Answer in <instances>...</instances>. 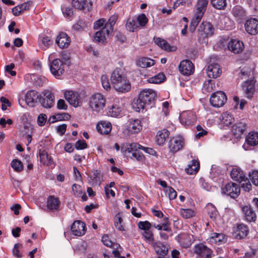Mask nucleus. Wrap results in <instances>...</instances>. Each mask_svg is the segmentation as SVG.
Instances as JSON below:
<instances>
[{
    "mask_svg": "<svg viewBox=\"0 0 258 258\" xmlns=\"http://www.w3.org/2000/svg\"><path fill=\"white\" fill-rule=\"evenodd\" d=\"M143 235L145 240L149 243H152L154 241L153 234L150 230H146L144 231Z\"/></svg>",
    "mask_w": 258,
    "mask_h": 258,
    "instance_id": "obj_58",
    "label": "nucleus"
},
{
    "mask_svg": "<svg viewBox=\"0 0 258 258\" xmlns=\"http://www.w3.org/2000/svg\"><path fill=\"white\" fill-rule=\"evenodd\" d=\"M43 97L40 96L39 101L42 106L45 108L52 107L54 103V96L53 94L49 90L43 92Z\"/></svg>",
    "mask_w": 258,
    "mask_h": 258,
    "instance_id": "obj_7",
    "label": "nucleus"
},
{
    "mask_svg": "<svg viewBox=\"0 0 258 258\" xmlns=\"http://www.w3.org/2000/svg\"><path fill=\"white\" fill-rule=\"evenodd\" d=\"M11 164L12 167L17 172H21L23 169L22 163L18 159H14Z\"/></svg>",
    "mask_w": 258,
    "mask_h": 258,
    "instance_id": "obj_47",
    "label": "nucleus"
},
{
    "mask_svg": "<svg viewBox=\"0 0 258 258\" xmlns=\"http://www.w3.org/2000/svg\"><path fill=\"white\" fill-rule=\"evenodd\" d=\"M142 126L141 121L139 119H130L127 130L130 134L138 133L142 130Z\"/></svg>",
    "mask_w": 258,
    "mask_h": 258,
    "instance_id": "obj_20",
    "label": "nucleus"
},
{
    "mask_svg": "<svg viewBox=\"0 0 258 258\" xmlns=\"http://www.w3.org/2000/svg\"><path fill=\"white\" fill-rule=\"evenodd\" d=\"M210 101L211 104L215 107L222 106L227 101L225 94L222 91H217L211 96Z\"/></svg>",
    "mask_w": 258,
    "mask_h": 258,
    "instance_id": "obj_6",
    "label": "nucleus"
},
{
    "mask_svg": "<svg viewBox=\"0 0 258 258\" xmlns=\"http://www.w3.org/2000/svg\"><path fill=\"white\" fill-rule=\"evenodd\" d=\"M128 30L131 32L136 31L138 28V25L135 20L128 19L126 24Z\"/></svg>",
    "mask_w": 258,
    "mask_h": 258,
    "instance_id": "obj_48",
    "label": "nucleus"
},
{
    "mask_svg": "<svg viewBox=\"0 0 258 258\" xmlns=\"http://www.w3.org/2000/svg\"><path fill=\"white\" fill-rule=\"evenodd\" d=\"M71 230L75 236H82L86 232L85 224L80 221H76L72 226Z\"/></svg>",
    "mask_w": 258,
    "mask_h": 258,
    "instance_id": "obj_17",
    "label": "nucleus"
},
{
    "mask_svg": "<svg viewBox=\"0 0 258 258\" xmlns=\"http://www.w3.org/2000/svg\"><path fill=\"white\" fill-rule=\"evenodd\" d=\"M156 252L159 255L165 256L168 253L166 246L160 242H156L153 245Z\"/></svg>",
    "mask_w": 258,
    "mask_h": 258,
    "instance_id": "obj_35",
    "label": "nucleus"
},
{
    "mask_svg": "<svg viewBox=\"0 0 258 258\" xmlns=\"http://www.w3.org/2000/svg\"><path fill=\"white\" fill-rule=\"evenodd\" d=\"M242 212L245 218L248 222L254 221L256 219V215L251 207L245 206L242 208Z\"/></svg>",
    "mask_w": 258,
    "mask_h": 258,
    "instance_id": "obj_25",
    "label": "nucleus"
},
{
    "mask_svg": "<svg viewBox=\"0 0 258 258\" xmlns=\"http://www.w3.org/2000/svg\"><path fill=\"white\" fill-rule=\"evenodd\" d=\"M50 69L54 76H59L64 72V64L59 59L56 58L51 62Z\"/></svg>",
    "mask_w": 258,
    "mask_h": 258,
    "instance_id": "obj_11",
    "label": "nucleus"
},
{
    "mask_svg": "<svg viewBox=\"0 0 258 258\" xmlns=\"http://www.w3.org/2000/svg\"><path fill=\"white\" fill-rule=\"evenodd\" d=\"M214 28L209 22H204L201 24L198 30V41L200 43H205L209 36L213 34Z\"/></svg>",
    "mask_w": 258,
    "mask_h": 258,
    "instance_id": "obj_3",
    "label": "nucleus"
},
{
    "mask_svg": "<svg viewBox=\"0 0 258 258\" xmlns=\"http://www.w3.org/2000/svg\"><path fill=\"white\" fill-rule=\"evenodd\" d=\"M142 146L136 143H124L121 145V151L123 154H126L127 153H131L132 152L137 151V150L140 149Z\"/></svg>",
    "mask_w": 258,
    "mask_h": 258,
    "instance_id": "obj_21",
    "label": "nucleus"
},
{
    "mask_svg": "<svg viewBox=\"0 0 258 258\" xmlns=\"http://www.w3.org/2000/svg\"><path fill=\"white\" fill-rule=\"evenodd\" d=\"M181 215L185 219L190 218L194 215V212L189 209H181L180 210Z\"/></svg>",
    "mask_w": 258,
    "mask_h": 258,
    "instance_id": "obj_51",
    "label": "nucleus"
},
{
    "mask_svg": "<svg viewBox=\"0 0 258 258\" xmlns=\"http://www.w3.org/2000/svg\"><path fill=\"white\" fill-rule=\"evenodd\" d=\"M47 120V116L45 114H40L37 117L38 124L40 126H43Z\"/></svg>",
    "mask_w": 258,
    "mask_h": 258,
    "instance_id": "obj_62",
    "label": "nucleus"
},
{
    "mask_svg": "<svg viewBox=\"0 0 258 258\" xmlns=\"http://www.w3.org/2000/svg\"><path fill=\"white\" fill-rule=\"evenodd\" d=\"M245 31L251 35H255L258 33V19L251 18L244 23Z\"/></svg>",
    "mask_w": 258,
    "mask_h": 258,
    "instance_id": "obj_9",
    "label": "nucleus"
},
{
    "mask_svg": "<svg viewBox=\"0 0 258 258\" xmlns=\"http://www.w3.org/2000/svg\"><path fill=\"white\" fill-rule=\"evenodd\" d=\"M193 240H194V236L189 234H182L179 237V242L183 247H189Z\"/></svg>",
    "mask_w": 258,
    "mask_h": 258,
    "instance_id": "obj_26",
    "label": "nucleus"
},
{
    "mask_svg": "<svg viewBox=\"0 0 258 258\" xmlns=\"http://www.w3.org/2000/svg\"><path fill=\"white\" fill-rule=\"evenodd\" d=\"M22 248V244L21 243H16L14 248L12 250V252L13 255L17 257V258H21L22 257V254L20 252L19 249Z\"/></svg>",
    "mask_w": 258,
    "mask_h": 258,
    "instance_id": "obj_53",
    "label": "nucleus"
},
{
    "mask_svg": "<svg viewBox=\"0 0 258 258\" xmlns=\"http://www.w3.org/2000/svg\"><path fill=\"white\" fill-rule=\"evenodd\" d=\"M213 7L218 10H223L226 6V0H211Z\"/></svg>",
    "mask_w": 258,
    "mask_h": 258,
    "instance_id": "obj_45",
    "label": "nucleus"
},
{
    "mask_svg": "<svg viewBox=\"0 0 258 258\" xmlns=\"http://www.w3.org/2000/svg\"><path fill=\"white\" fill-rule=\"evenodd\" d=\"M39 157L40 162L44 164L50 165L53 162L51 157L48 154L45 150H39Z\"/></svg>",
    "mask_w": 258,
    "mask_h": 258,
    "instance_id": "obj_37",
    "label": "nucleus"
},
{
    "mask_svg": "<svg viewBox=\"0 0 258 258\" xmlns=\"http://www.w3.org/2000/svg\"><path fill=\"white\" fill-rule=\"evenodd\" d=\"M146 104L140 97L132 103L133 108L137 112L143 110Z\"/></svg>",
    "mask_w": 258,
    "mask_h": 258,
    "instance_id": "obj_41",
    "label": "nucleus"
},
{
    "mask_svg": "<svg viewBox=\"0 0 258 258\" xmlns=\"http://www.w3.org/2000/svg\"><path fill=\"white\" fill-rule=\"evenodd\" d=\"M117 19V18L116 16H111L107 22L105 24L104 27L112 32L113 30V26L116 23Z\"/></svg>",
    "mask_w": 258,
    "mask_h": 258,
    "instance_id": "obj_46",
    "label": "nucleus"
},
{
    "mask_svg": "<svg viewBox=\"0 0 258 258\" xmlns=\"http://www.w3.org/2000/svg\"><path fill=\"white\" fill-rule=\"evenodd\" d=\"M72 6L76 9L79 10H89L91 6L90 2L86 0H72Z\"/></svg>",
    "mask_w": 258,
    "mask_h": 258,
    "instance_id": "obj_28",
    "label": "nucleus"
},
{
    "mask_svg": "<svg viewBox=\"0 0 258 258\" xmlns=\"http://www.w3.org/2000/svg\"><path fill=\"white\" fill-rule=\"evenodd\" d=\"M207 208L208 209V214L210 217L214 220L217 216V211L216 208L211 204L208 205Z\"/></svg>",
    "mask_w": 258,
    "mask_h": 258,
    "instance_id": "obj_50",
    "label": "nucleus"
},
{
    "mask_svg": "<svg viewBox=\"0 0 258 258\" xmlns=\"http://www.w3.org/2000/svg\"><path fill=\"white\" fill-rule=\"evenodd\" d=\"M96 128L98 132L100 134L107 135L111 130V124L108 121H101L97 124Z\"/></svg>",
    "mask_w": 258,
    "mask_h": 258,
    "instance_id": "obj_24",
    "label": "nucleus"
},
{
    "mask_svg": "<svg viewBox=\"0 0 258 258\" xmlns=\"http://www.w3.org/2000/svg\"><path fill=\"white\" fill-rule=\"evenodd\" d=\"M70 42V37L64 32L60 33L56 39V43L61 48L68 47Z\"/></svg>",
    "mask_w": 258,
    "mask_h": 258,
    "instance_id": "obj_19",
    "label": "nucleus"
},
{
    "mask_svg": "<svg viewBox=\"0 0 258 258\" xmlns=\"http://www.w3.org/2000/svg\"><path fill=\"white\" fill-rule=\"evenodd\" d=\"M249 179L255 186H258V171H253L249 174Z\"/></svg>",
    "mask_w": 258,
    "mask_h": 258,
    "instance_id": "obj_55",
    "label": "nucleus"
},
{
    "mask_svg": "<svg viewBox=\"0 0 258 258\" xmlns=\"http://www.w3.org/2000/svg\"><path fill=\"white\" fill-rule=\"evenodd\" d=\"M122 108L120 104L114 103L108 108V114L112 117H117L121 114Z\"/></svg>",
    "mask_w": 258,
    "mask_h": 258,
    "instance_id": "obj_38",
    "label": "nucleus"
},
{
    "mask_svg": "<svg viewBox=\"0 0 258 258\" xmlns=\"http://www.w3.org/2000/svg\"><path fill=\"white\" fill-rule=\"evenodd\" d=\"M101 81L102 85L104 89L107 91L110 89L111 86L109 82L108 78L106 75H103L101 76Z\"/></svg>",
    "mask_w": 258,
    "mask_h": 258,
    "instance_id": "obj_54",
    "label": "nucleus"
},
{
    "mask_svg": "<svg viewBox=\"0 0 258 258\" xmlns=\"http://www.w3.org/2000/svg\"><path fill=\"white\" fill-rule=\"evenodd\" d=\"M156 96V94L154 90L150 89H145L140 92L139 97L146 104H149L154 101Z\"/></svg>",
    "mask_w": 258,
    "mask_h": 258,
    "instance_id": "obj_12",
    "label": "nucleus"
},
{
    "mask_svg": "<svg viewBox=\"0 0 258 258\" xmlns=\"http://www.w3.org/2000/svg\"><path fill=\"white\" fill-rule=\"evenodd\" d=\"M110 80L114 88L118 92L124 93L128 91L131 89L130 83L120 68H116L113 71Z\"/></svg>",
    "mask_w": 258,
    "mask_h": 258,
    "instance_id": "obj_1",
    "label": "nucleus"
},
{
    "mask_svg": "<svg viewBox=\"0 0 258 258\" xmlns=\"http://www.w3.org/2000/svg\"><path fill=\"white\" fill-rule=\"evenodd\" d=\"M165 78V76L163 73H160L157 75L150 78L148 82L150 83L158 84L162 82Z\"/></svg>",
    "mask_w": 258,
    "mask_h": 258,
    "instance_id": "obj_44",
    "label": "nucleus"
},
{
    "mask_svg": "<svg viewBox=\"0 0 258 258\" xmlns=\"http://www.w3.org/2000/svg\"><path fill=\"white\" fill-rule=\"evenodd\" d=\"M102 241L105 245L108 247H111L112 246L113 243L110 240L109 236L107 235H104L102 237Z\"/></svg>",
    "mask_w": 258,
    "mask_h": 258,
    "instance_id": "obj_64",
    "label": "nucleus"
},
{
    "mask_svg": "<svg viewBox=\"0 0 258 258\" xmlns=\"http://www.w3.org/2000/svg\"><path fill=\"white\" fill-rule=\"evenodd\" d=\"M184 145L183 138L179 136H175L170 139L168 148L170 151L175 153L182 149Z\"/></svg>",
    "mask_w": 258,
    "mask_h": 258,
    "instance_id": "obj_8",
    "label": "nucleus"
},
{
    "mask_svg": "<svg viewBox=\"0 0 258 258\" xmlns=\"http://www.w3.org/2000/svg\"><path fill=\"white\" fill-rule=\"evenodd\" d=\"M155 42L162 49L166 51H171L175 50L174 47H171L166 41L160 38H156Z\"/></svg>",
    "mask_w": 258,
    "mask_h": 258,
    "instance_id": "obj_39",
    "label": "nucleus"
},
{
    "mask_svg": "<svg viewBox=\"0 0 258 258\" xmlns=\"http://www.w3.org/2000/svg\"><path fill=\"white\" fill-rule=\"evenodd\" d=\"M138 225L140 229L144 230V231L146 230H149L151 227V223L147 221L144 222L140 221L138 223Z\"/></svg>",
    "mask_w": 258,
    "mask_h": 258,
    "instance_id": "obj_60",
    "label": "nucleus"
},
{
    "mask_svg": "<svg viewBox=\"0 0 258 258\" xmlns=\"http://www.w3.org/2000/svg\"><path fill=\"white\" fill-rule=\"evenodd\" d=\"M232 13L237 20H242L246 16L245 11L240 6H235L232 9Z\"/></svg>",
    "mask_w": 258,
    "mask_h": 258,
    "instance_id": "obj_34",
    "label": "nucleus"
},
{
    "mask_svg": "<svg viewBox=\"0 0 258 258\" xmlns=\"http://www.w3.org/2000/svg\"><path fill=\"white\" fill-rule=\"evenodd\" d=\"M64 96L66 100L75 107L80 106L82 102L80 94L72 90L66 91Z\"/></svg>",
    "mask_w": 258,
    "mask_h": 258,
    "instance_id": "obj_5",
    "label": "nucleus"
},
{
    "mask_svg": "<svg viewBox=\"0 0 258 258\" xmlns=\"http://www.w3.org/2000/svg\"><path fill=\"white\" fill-rule=\"evenodd\" d=\"M207 73L209 78H216L220 75L221 70L218 64H211L207 67Z\"/></svg>",
    "mask_w": 258,
    "mask_h": 258,
    "instance_id": "obj_18",
    "label": "nucleus"
},
{
    "mask_svg": "<svg viewBox=\"0 0 258 258\" xmlns=\"http://www.w3.org/2000/svg\"><path fill=\"white\" fill-rule=\"evenodd\" d=\"M60 201L58 198L50 196L47 200V208L49 210H57L59 207Z\"/></svg>",
    "mask_w": 258,
    "mask_h": 258,
    "instance_id": "obj_30",
    "label": "nucleus"
},
{
    "mask_svg": "<svg viewBox=\"0 0 258 258\" xmlns=\"http://www.w3.org/2000/svg\"><path fill=\"white\" fill-rule=\"evenodd\" d=\"M208 3L207 0H198L197 11L205 13Z\"/></svg>",
    "mask_w": 258,
    "mask_h": 258,
    "instance_id": "obj_52",
    "label": "nucleus"
},
{
    "mask_svg": "<svg viewBox=\"0 0 258 258\" xmlns=\"http://www.w3.org/2000/svg\"><path fill=\"white\" fill-rule=\"evenodd\" d=\"M52 43V41L51 40L50 38L47 36H45L42 37L39 44L41 46L43 45L45 47H48Z\"/></svg>",
    "mask_w": 258,
    "mask_h": 258,
    "instance_id": "obj_57",
    "label": "nucleus"
},
{
    "mask_svg": "<svg viewBox=\"0 0 258 258\" xmlns=\"http://www.w3.org/2000/svg\"><path fill=\"white\" fill-rule=\"evenodd\" d=\"M87 147V143L84 140H79L75 143V147L78 150L85 149Z\"/></svg>",
    "mask_w": 258,
    "mask_h": 258,
    "instance_id": "obj_63",
    "label": "nucleus"
},
{
    "mask_svg": "<svg viewBox=\"0 0 258 258\" xmlns=\"http://www.w3.org/2000/svg\"><path fill=\"white\" fill-rule=\"evenodd\" d=\"M110 32L106 28L103 27L100 30L95 33V41L98 42H104L106 39V37L108 36Z\"/></svg>",
    "mask_w": 258,
    "mask_h": 258,
    "instance_id": "obj_23",
    "label": "nucleus"
},
{
    "mask_svg": "<svg viewBox=\"0 0 258 258\" xmlns=\"http://www.w3.org/2000/svg\"><path fill=\"white\" fill-rule=\"evenodd\" d=\"M227 47L230 51L235 54L241 53L244 49L243 42L237 39L229 41Z\"/></svg>",
    "mask_w": 258,
    "mask_h": 258,
    "instance_id": "obj_15",
    "label": "nucleus"
},
{
    "mask_svg": "<svg viewBox=\"0 0 258 258\" xmlns=\"http://www.w3.org/2000/svg\"><path fill=\"white\" fill-rule=\"evenodd\" d=\"M169 137V132L166 130L159 131L156 137V141L158 145H162Z\"/></svg>",
    "mask_w": 258,
    "mask_h": 258,
    "instance_id": "obj_31",
    "label": "nucleus"
},
{
    "mask_svg": "<svg viewBox=\"0 0 258 258\" xmlns=\"http://www.w3.org/2000/svg\"><path fill=\"white\" fill-rule=\"evenodd\" d=\"M39 97L37 91H30L25 95V101L29 106H33L35 103L39 101Z\"/></svg>",
    "mask_w": 258,
    "mask_h": 258,
    "instance_id": "obj_22",
    "label": "nucleus"
},
{
    "mask_svg": "<svg viewBox=\"0 0 258 258\" xmlns=\"http://www.w3.org/2000/svg\"><path fill=\"white\" fill-rule=\"evenodd\" d=\"M240 192V186L238 184L229 182L221 187V192L224 195L229 196L232 198H237Z\"/></svg>",
    "mask_w": 258,
    "mask_h": 258,
    "instance_id": "obj_4",
    "label": "nucleus"
},
{
    "mask_svg": "<svg viewBox=\"0 0 258 258\" xmlns=\"http://www.w3.org/2000/svg\"><path fill=\"white\" fill-rule=\"evenodd\" d=\"M72 190L75 196H79L83 194L82 187L77 184H74L72 186Z\"/></svg>",
    "mask_w": 258,
    "mask_h": 258,
    "instance_id": "obj_61",
    "label": "nucleus"
},
{
    "mask_svg": "<svg viewBox=\"0 0 258 258\" xmlns=\"http://www.w3.org/2000/svg\"><path fill=\"white\" fill-rule=\"evenodd\" d=\"M246 130V125L244 122H239L235 123L232 127V132L237 137H239Z\"/></svg>",
    "mask_w": 258,
    "mask_h": 258,
    "instance_id": "obj_27",
    "label": "nucleus"
},
{
    "mask_svg": "<svg viewBox=\"0 0 258 258\" xmlns=\"http://www.w3.org/2000/svg\"><path fill=\"white\" fill-rule=\"evenodd\" d=\"M248 233V230L246 225L241 224L237 226V238L239 239L243 238L247 235Z\"/></svg>",
    "mask_w": 258,
    "mask_h": 258,
    "instance_id": "obj_40",
    "label": "nucleus"
},
{
    "mask_svg": "<svg viewBox=\"0 0 258 258\" xmlns=\"http://www.w3.org/2000/svg\"><path fill=\"white\" fill-rule=\"evenodd\" d=\"M179 118L182 124L189 125L196 121L195 113L190 111H184L180 114Z\"/></svg>",
    "mask_w": 258,
    "mask_h": 258,
    "instance_id": "obj_13",
    "label": "nucleus"
},
{
    "mask_svg": "<svg viewBox=\"0 0 258 258\" xmlns=\"http://www.w3.org/2000/svg\"><path fill=\"white\" fill-rule=\"evenodd\" d=\"M231 177L235 181L239 182L245 181V175H243V172L239 168H233L231 171Z\"/></svg>",
    "mask_w": 258,
    "mask_h": 258,
    "instance_id": "obj_32",
    "label": "nucleus"
},
{
    "mask_svg": "<svg viewBox=\"0 0 258 258\" xmlns=\"http://www.w3.org/2000/svg\"><path fill=\"white\" fill-rule=\"evenodd\" d=\"M242 88L246 97L248 99H251L255 92V85L253 80H251L244 82L242 84Z\"/></svg>",
    "mask_w": 258,
    "mask_h": 258,
    "instance_id": "obj_16",
    "label": "nucleus"
},
{
    "mask_svg": "<svg viewBox=\"0 0 258 258\" xmlns=\"http://www.w3.org/2000/svg\"><path fill=\"white\" fill-rule=\"evenodd\" d=\"M246 143L251 146L258 145V133L251 132L246 136Z\"/></svg>",
    "mask_w": 258,
    "mask_h": 258,
    "instance_id": "obj_29",
    "label": "nucleus"
},
{
    "mask_svg": "<svg viewBox=\"0 0 258 258\" xmlns=\"http://www.w3.org/2000/svg\"><path fill=\"white\" fill-rule=\"evenodd\" d=\"M224 237L225 236L223 234L213 233L211 234V236L209 239L211 242L217 243L221 242L224 240Z\"/></svg>",
    "mask_w": 258,
    "mask_h": 258,
    "instance_id": "obj_43",
    "label": "nucleus"
},
{
    "mask_svg": "<svg viewBox=\"0 0 258 258\" xmlns=\"http://www.w3.org/2000/svg\"><path fill=\"white\" fill-rule=\"evenodd\" d=\"M164 191L168 195L169 198L170 200L175 199L177 197V193L176 191L171 187H166V188H164Z\"/></svg>",
    "mask_w": 258,
    "mask_h": 258,
    "instance_id": "obj_56",
    "label": "nucleus"
},
{
    "mask_svg": "<svg viewBox=\"0 0 258 258\" xmlns=\"http://www.w3.org/2000/svg\"><path fill=\"white\" fill-rule=\"evenodd\" d=\"M199 163L196 160H192L191 163L187 165V167L185 169V172L190 175L196 173L199 169Z\"/></svg>",
    "mask_w": 258,
    "mask_h": 258,
    "instance_id": "obj_36",
    "label": "nucleus"
},
{
    "mask_svg": "<svg viewBox=\"0 0 258 258\" xmlns=\"http://www.w3.org/2000/svg\"><path fill=\"white\" fill-rule=\"evenodd\" d=\"M154 64L155 60L148 57H142L137 61V66L142 68L150 67Z\"/></svg>",
    "mask_w": 258,
    "mask_h": 258,
    "instance_id": "obj_33",
    "label": "nucleus"
},
{
    "mask_svg": "<svg viewBox=\"0 0 258 258\" xmlns=\"http://www.w3.org/2000/svg\"><path fill=\"white\" fill-rule=\"evenodd\" d=\"M179 71L184 75H190L194 72V66L190 60H183L179 64Z\"/></svg>",
    "mask_w": 258,
    "mask_h": 258,
    "instance_id": "obj_14",
    "label": "nucleus"
},
{
    "mask_svg": "<svg viewBox=\"0 0 258 258\" xmlns=\"http://www.w3.org/2000/svg\"><path fill=\"white\" fill-rule=\"evenodd\" d=\"M221 121L225 125L228 126L234 121V118L228 112H224L221 116Z\"/></svg>",
    "mask_w": 258,
    "mask_h": 258,
    "instance_id": "obj_42",
    "label": "nucleus"
},
{
    "mask_svg": "<svg viewBox=\"0 0 258 258\" xmlns=\"http://www.w3.org/2000/svg\"><path fill=\"white\" fill-rule=\"evenodd\" d=\"M122 219L119 214H116L114 217V226L115 228L119 231H124V228L122 225Z\"/></svg>",
    "mask_w": 258,
    "mask_h": 258,
    "instance_id": "obj_49",
    "label": "nucleus"
},
{
    "mask_svg": "<svg viewBox=\"0 0 258 258\" xmlns=\"http://www.w3.org/2000/svg\"><path fill=\"white\" fill-rule=\"evenodd\" d=\"M194 253L198 255V258H210L212 251L206 245L199 244L195 246Z\"/></svg>",
    "mask_w": 258,
    "mask_h": 258,
    "instance_id": "obj_10",
    "label": "nucleus"
},
{
    "mask_svg": "<svg viewBox=\"0 0 258 258\" xmlns=\"http://www.w3.org/2000/svg\"><path fill=\"white\" fill-rule=\"evenodd\" d=\"M148 19L144 14H141L137 17V21L141 26H145L148 22Z\"/></svg>",
    "mask_w": 258,
    "mask_h": 258,
    "instance_id": "obj_59",
    "label": "nucleus"
},
{
    "mask_svg": "<svg viewBox=\"0 0 258 258\" xmlns=\"http://www.w3.org/2000/svg\"><path fill=\"white\" fill-rule=\"evenodd\" d=\"M106 104V99L100 93L92 95L89 100L90 108L94 111L99 112L103 109Z\"/></svg>",
    "mask_w": 258,
    "mask_h": 258,
    "instance_id": "obj_2",
    "label": "nucleus"
}]
</instances>
